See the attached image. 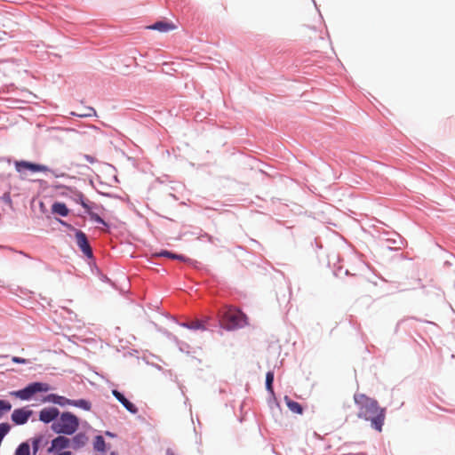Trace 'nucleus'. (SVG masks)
<instances>
[{"mask_svg":"<svg viewBox=\"0 0 455 455\" xmlns=\"http://www.w3.org/2000/svg\"><path fill=\"white\" fill-rule=\"evenodd\" d=\"M354 400L358 407L357 416L371 421V427L381 432L386 419V410L381 408L375 399L364 394H355Z\"/></svg>","mask_w":455,"mask_h":455,"instance_id":"1","label":"nucleus"},{"mask_svg":"<svg viewBox=\"0 0 455 455\" xmlns=\"http://www.w3.org/2000/svg\"><path fill=\"white\" fill-rule=\"evenodd\" d=\"M78 427V418L75 414L66 411L61 413L60 416L52 423V429L57 434L71 435L76 432Z\"/></svg>","mask_w":455,"mask_h":455,"instance_id":"2","label":"nucleus"},{"mask_svg":"<svg viewBox=\"0 0 455 455\" xmlns=\"http://www.w3.org/2000/svg\"><path fill=\"white\" fill-rule=\"evenodd\" d=\"M246 315L239 309L228 307L221 317V324L228 330L242 328L247 324Z\"/></svg>","mask_w":455,"mask_h":455,"instance_id":"3","label":"nucleus"},{"mask_svg":"<svg viewBox=\"0 0 455 455\" xmlns=\"http://www.w3.org/2000/svg\"><path fill=\"white\" fill-rule=\"evenodd\" d=\"M49 389L50 387L46 383L34 382L23 389L11 392L10 395L25 401L29 400L35 394L38 392H46Z\"/></svg>","mask_w":455,"mask_h":455,"instance_id":"4","label":"nucleus"},{"mask_svg":"<svg viewBox=\"0 0 455 455\" xmlns=\"http://www.w3.org/2000/svg\"><path fill=\"white\" fill-rule=\"evenodd\" d=\"M76 240L78 247L83 251V253L88 258L92 257V248L89 244L86 235L83 231H76Z\"/></svg>","mask_w":455,"mask_h":455,"instance_id":"5","label":"nucleus"},{"mask_svg":"<svg viewBox=\"0 0 455 455\" xmlns=\"http://www.w3.org/2000/svg\"><path fill=\"white\" fill-rule=\"evenodd\" d=\"M33 411L31 410H28L27 408L15 409L12 413V420L16 425H23L28 422Z\"/></svg>","mask_w":455,"mask_h":455,"instance_id":"6","label":"nucleus"},{"mask_svg":"<svg viewBox=\"0 0 455 455\" xmlns=\"http://www.w3.org/2000/svg\"><path fill=\"white\" fill-rule=\"evenodd\" d=\"M60 414L59 409L55 407L44 408L39 412V419L44 423L55 421Z\"/></svg>","mask_w":455,"mask_h":455,"instance_id":"7","label":"nucleus"},{"mask_svg":"<svg viewBox=\"0 0 455 455\" xmlns=\"http://www.w3.org/2000/svg\"><path fill=\"white\" fill-rule=\"evenodd\" d=\"M15 168L17 172H21L24 170H28L32 172H44L46 167L41 164H36L26 161H20L15 163Z\"/></svg>","mask_w":455,"mask_h":455,"instance_id":"8","label":"nucleus"},{"mask_svg":"<svg viewBox=\"0 0 455 455\" xmlns=\"http://www.w3.org/2000/svg\"><path fill=\"white\" fill-rule=\"evenodd\" d=\"M71 441L69 438L59 435L52 441L51 447L48 449V452H52L53 451H60L66 448L71 447Z\"/></svg>","mask_w":455,"mask_h":455,"instance_id":"9","label":"nucleus"},{"mask_svg":"<svg viewBox=\"0 0 455 455\" xmlns=\"http://www.w3.org/2000/svg\"><path fill=\"white\" fill-rule=\"evenodd\" d=\"M112 395L124 405V407L132 414H136L138 412V408L127 400L124 395L119 391L114 389L112 390Z\"/></svg>","mask_w":455,"mask_h":455,"instance_id":"10","label":"nucleus"},{"mask_svg":"<svg viewBox=\"0 0 455 455\" xmlns=\"http://www.w3.org/2000/svg\"><path fill=\"white\" fill-rule=\"evenodd\" d=\"M44 402H49V403H56V404H59L60 406H64V405H71V400L70 399H68L64 396H60V395H55V394H51V395H48L44 400Z\"/></svg>","mask_w":455,"mask_h":455,"instance_id":"11","label":"nucleus"},{"mask_svg":"<svg viewBox=\"0 0 455 455\" xmlns=\"http://www.w3.org/2000/svg\"><path fill=\"white\" fill-rule=\"evenodd\" d=\"M70 441H71L70 446L74 450H78L86 444L88 438L85 434L78 433Z\"/></svg>","mask_w":455,"mask_h":455,"instance_id":"12","label":"nucleus"},{"mask_svg":"<svg viewBox=\"0 0 455 455\" xmlns=\"http://www.w3.org/2000/svg\"><path fill=\"white\" fill-rule=\"evenodd\" d=\"M148 28L158 30L160 32H168L170 30H173L175 26L172 23H169L166 21H157L153 25L149 26Z\"/></svg>","mask_w":455,"mask_h":455,"instance_id":"13","label":"nucleus"},{"mask_svg":"<svg viewBox=\"0 0 455 455\" xmlns=\"http://www.w3.org/2000/svg\"><path fill=\"white\" fill-rule=\"evenodd\" d=\"M52 212L55 214L65 217L68 215L69 210L64 203L55 202L52 205Z\"/></svg>","mask_w":455,"mask_h":455,"instance_id":"14","label":"nucleus"},{"mask_svg":"<svg viewBox=\"0 0 455 455\" xmlns=\"http://www.w3.org/2000/svg\"><path fill=\"white\" fill-rule=\"evenodd\" d=\"M284 402H285L287 407L289 408V410L291 411H292L293 413H296V414L303 413L302 406L299 403L289 398L287 395L284 396Z\"/></svg>","mask_w":455,"mask_h":455,"instance_id":"15","label":"nucleus"},{"mask_svg":"<svg viewBox=\"0 0 455 455\" xmlns=\"http://www.w3.org/2000/svg\"><path fill=\"white\" fill-rule=\"evenodd\" d=\"M153 257H167V258H170V259H178V260H180V261H186V257L183 256V255H180V254H175V253H172L169 251H165V250H163L159 252H155L152 254Z\"/></svg>","mask_w":455,"mask_h":455,"instance_id":"16","label":"nucleus"},{"mask_svg":"<svg viewBox=\"0 0 455 455\" xmlns=\"http://www.w3.org/2000/svg\"><path fill=\"white\" fill-rule=\"evenodd\" d=\"M71 405L79 407L84 411H90L92 408L91 403L84 399L71 400Z\"/></svg>","mask_w":455,"mask_h":455,"instance_id":"17","label":"nucleus"},{"mask_svg":"<svg viewBox=\"0 0 455 455\" xmlns=\"http://www.w3.org/2000/svg\"><path fill=\"white\" fill-rule=\"evenodd\" d=\"M72 115L79 116V117H89V116H96V111L92 107H86L81 112H72Z\"/></svg>","mask_w":455,"mask_h":455,"instance_id":"18","label":"nucleus"},{"mask_svg":"<svg viewBox=\"0 0 455 455\" xmlns=\"http://www.w3.org/2000/svg\"><path fill=\"white\" fill-rule=\"evenodd\" d=\"M14 455H30V446L28 443H21L16 449Z\"/></svg>","mask_w":455,"mask_h":455,"instance_id":"19","label":"nucleus"},{"mask_svg":"<svg viewBox=\"0 0 455 455\" xmlns=\"http://www.w3.org/2000/svg\"><path fill=\"white\" fill-rule=\"evenodd\" d=\"M94 449L99 451H104L106 447V443L104 438L101 435H97L95 437L94 443H93Z\"/></svg>","mask_w":455,"mask_h":455,"instance_id":"20","label":"nucleus"},{"mask_svg":"<svg viewBox=\"0 0 455 455\" xmlns=\"http://www.w3.org/2000/svg\"><path fill=\"white\" fill-rule=\"evenodd\" d=\"M273 381H274V372L268 371L266 375V388L271 394L274 393Z\"/></svg>","mask_w":455,"mask_h":455,"instance_id":"21","label":"nucleus"},{"mask_svg":"<svg viewBox=\"0 0 455 455\" xmlns=\"http://www.w3.org/2000/svg\"><path fill=\"white\" fill-rule=\"evenodd\" d=\"M11 409L12 404L10 402L5 400H0V419L4 416V414L10 411Z\"/></svg>","mask_w":455,"mask_h":455,"instance_id":"22","label":"nucleus"},{"mask_svg":"<svg viewBox=\"0 0 455 455\" xmlns=\"http://www.w3.org/2000/svg\"><path fill=\"white\" fill-rule=\"evenodd\" d=\"M42 443V436L35 437L32 439V450L33 454L36 455L40 450V444Z\"/></svg>","mask_w":455,"mask_h":455,"instance_id":"23","label":"nucleus"},{"mask_svg":"<svg viewBox=\"0 0 455 455\" xmlns=\"http://www.w3.org/2000/svg\"><path fill=\"white\" fill-rule=\"evenodd\" d=\"M187 327L191 330H204L205 329L203 323L199 320H196V321L189 323L188 324H187Z\"/></svg>","mask_w":455,"mask_h":455,"instance_id":"24","label":"nucleus"},{"mask_svg":"<svg viewBox=\"0 0 455 455\" xmlns=\"http://www.w3.org/2000/svg\"><path fill=\"white\" fill-rule=\"evenodd\" d=\"M89 215H90L91 219L92 220H94L95 222H98V223H100L103 225H107L106 222L103 220V219H101L97 213L90 212Z\"/></svg>","mask_w":455,"mask_h":455,"instance_id":"25","label":"nucleus"},{"mask_svg":"<svg viewBox=\"0 0 455 455\" xmlns=\"http://www.w3.org/2000/svg\"><path fill=\"white\" fill-rule=\"evenodd\" d=\"M79 202H80L81 205L85 209V211L89 213L91 212L90 211V206L88 205L86 201L84 199V196L83 195L79 196Z\"/></svg>","mask_w":455,"mask_h":455,"instance_id":"26","label":"nucleus"},{"mask_svg":"<svg viewBox=\"0 0 455 455\" xmlns=\"http://www.w3.org/2000/svg\"><path fill=\"white\" fill-rule=\"evenodd\" d=\"M12 361L15 363H23L24 364V363H28L27 359L18 357V356H12Z\"/></svg>","mask_w":455,"mask_h":455,"instance_id":"27","label":"nucleus"},{"mask_svg":"<svg viewBox=\"0 0 455 455\" xmlns=\"http://www.w3.org/2000/svg\"><path fill=\"white\" fill-rule=\"evenodd\" d=\"M87 162H89L90 164H94L96 163V159L95 157L92 156H89V155H84V156Z\"/></svg>","mask_w":455,"mask_h":455,"instance_id":"28","label":"nucleus"},{"mask_svg":"<svg viewBox=\"0 0 455 455\" xmlns=\"http://www.w3.org/2000/svg\"><path fill=\"white\" fill-rule=\"evenodd\" d=\"M58 455H72L70 451H62L59 453Z\"/></svg>","mask_w":455,"mask_h":455,"instance_id":"29","label":"nucleus"},{"mask_svg":"<svg viewBox=\"0 0 455 455\" xmlns=\"http://www.w3.org/2000/svg\"><path fill=\"white\" fill-rule=\"evenodd\" d=\"M110 455H115V453H114V452H112Z\"/></svg>","mask_w":455,"mask_h":455,"instance_id":"30","label":"nucleus"},{"mask_svg":"<svg viewBox=\"0 0 455 455\" xmlns=\"http://www.w3.org/2000/svg\"><path fill=\"white\" fill-rule=\"evenodd\" d=\"M169 455H174L173 453H170Z\"/></svg>","mask_w":455,"mask_h":455,"instance_id":"31","label":"nucleus"}]
</instances>
